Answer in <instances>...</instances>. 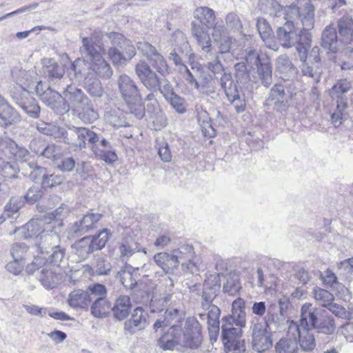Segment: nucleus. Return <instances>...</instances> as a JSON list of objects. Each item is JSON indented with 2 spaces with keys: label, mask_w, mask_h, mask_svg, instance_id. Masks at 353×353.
<instances>
[{
  "label": "nucleus",
  "mask_w": 353,
  "mask_h": 353,
  "mask_svg": "<svg viewBox=\"0 0 353 353\" xmlns=\"http://www.w3.org/2000/svg\"><path fill=\"white\" fill-rule=\"evenodd\" d=\"M259 6L263 12L273 17H282L283 19H289L291 21L299 19L303 26L301 35L308 39L307 37L311 34L310 30L314 26L315 8L310 1H307L301 8L295 5L282 7L276 0H259Z\"/></svg>",
  "instance_id": "nucleus-1"
},
{
  "label": "nucleus",
  "mask_w": 353,
  "mask_h": 353,
  "mask_svg": "<svg viewBox=\"0 0 353 353\" xmlns=\"http://www.w3.org/2000/svg\"><path fill=\"white\" fill-rule=\"evenodd\" d=\"M201 342V325L197 319L189 317L183 331L179 325H171L159 339L158 345L164 350H173L177 345L196 349Z\"/></svg>",
  "instance_id": "nucleus-2"
},
{
  "label": "nucleus",
  "mask_w": 353,
  "mask_h": 353,
  "mask_svg": "<svg viewBox=\"0 0 353 353\" xmlns=\"http://www.w3.org/2000/svg\"><path fill=\"white\" fill-rule=\"evenodd\" d=\"M245 60L246 64L244 62H240L234 65L237 81L242 83L247 82L250 78L247 65L250 68L256 66L262 84L266 88L269 87L272 83V70L270 59L266 55L260 56L256 50H249Z\"/></svg>",
  "instance_id": "nucleus-3"
},
{
  "label": "nucleus",
  "mask_w": 353,
  "mask_h": 353,
  "mask_svg": "<svg viewBox=\"0 0 353 353\" xmlns=\"http://www.w3.org/2000/svg\"><path fill=\"white\" fill-rule=\"evenodd\" d=\"M221 285L218 283L216 277L214 279L205 280L203 286L202 303L203 307H208V312L199 314V321L205 322L208 325L211 340L216 339L219 331L220 309L215 305L210 304L217 295Z\"/></svg>",
  "instance_id": "nucleus-4"
},
{
  "label": "nucleus",
  "mask_w": 353,
  "mask_h": 353,
  "mask_svg": "<svg viewBox=\"0 0 353 353\" xmlns=\"http://www.w3.org/2000/svg\"><path fill=\"white\" fill-rule=\"evenodd\" d=\"M118 87L122 98L128 104L130 112L137 119L145 115V106L143 97L136 82L128 75L123 74L119 77Z\"/></svg>",
  "instance_id": "nucleus-5"
},
{
  "label": "nucleus",
  "mask_w": 353,
  "mask_h": 353,
  "mask_svg": "<svg viewBox=\"0 0 353 353\" xmlns=\"http://www.w3.org/2000/svg\"><path fill=\"white\" fill-rule=\"evenodd\" d=\"M112 46L108 50V56L117 67L125 65L136 54L132 43L120 33L112 32L108 34Z\"/></svg>",
  "instance_id": "nucleus-6"
},
{
  "label": "nucleus",
  "mask_w": 353,
  "mask_h": 353,
  "mask_svg": "<svg viewBox=\"0 0 353 353\" xmlns=\"http://www.w3.org/2000/svg\"><path fill=\"white\" fill-rule=\"evenodd\" d=\"M101 39L102 34L99 30H95L90 38V76L92 70L98 77L108 79L111 77L112 71L103 58L104 49L102 47Z\"/></svg>",
  "instance_id": "nucleus-7"
},
{
  "label": "nucleus",
  "mask_w": 353,
  "mask_h": 353,
  "mask_svg": "<svg viewBox=\"0 0 353 353\" xmlns=\"http://www.w3.org/2000/svg\"><path fill=\"white\" fill-rule=\"evenodd\" d=\"M63 99L75 115L84 123L88 121V98L81 89L68 85L63 92Z\"/></svg>",
  "instance_id": "nucleus-8"
},
{
  "label": "nucleus",
  "mask_w": 353,
  "mask_h": 353,
  "mask_svg": "<svg viewBox=\"0 0 353 353\" xmlns=\"http://www.w3.org/2000/svg\"><path fill=\"white\" fill-rule=\"evenodd\" d=\"M35 92L42 102L56 114L63 115L69 111L70 106L63 99V97L41 81L37 82Z\"/></svg>",
  "instance_id": "nucleus-9"
},
{
  "label": "nucleus",
  "mask_w": 353,
  "mask_h": 353,
  "mask_svg": "<svg viewBox=\"0 0 353 353\" xmlns=\"http://www.w3.org/2000/svg\"><path fill=\"white\" fill-rule=\"evenodd\" d=\"M90 143H92L91 149L97 158L108 163H112L117 160V155L114 152L105 150L108 143L103 136L101 130L95 126L90 128Z\"/></svg>",
  "instance_id": "nucleus-10"
},
{
  "label": "nucleus",
  "mask_w": 353,
  "mask_h": 353,
  "mask_svg": "<svg viewBox=\"0 0 353 353\" xmlns=\"http://www.w3.org/2000/svg\"><path fill=\"white\" fill-rule=\"evenodd\" d=\"M60 228H54L52 223L45 225V227L37 237L35 245L37 250L41 254H49L50 250L57 249L60 244Z\"/></svg>",
  "instance_id": "nucleus-11"
},
{
  "label": "nucleus",
  "mask_w": 353,
  "mask_h": 353,
  "mask_svg": "<svg viewBox=\"0 0 353 353\" xmlns=\"http://www.w3.org/2000/svg\"><path fill=\"white\" fill-rule=\"evenodd\" d=\"M252 346L257 352H263L272 346V333L263 326V323L257 321L252 322Z\"/></svg>",
  "instance_id": "nucleus-12"
},
{
  "label": "nucleus",
  "mask_w": 353,
  "mask_h": 353,
  "mask_svg": "<svg viewBox=\"0 0 353 353\" xmlns=\"http://www.w3.org/2000/svg\"><path fill=\"white\" fill-rule=\"evenodd\" d=\"M281 19L285 21L282 26L276 30V38L281 46L285 48H290L295 46L301 39V30L297 31L293 21L289 19Z\"/></svg>",
  "instance_id": "nucleus-13"
},
{
  "label": "nucleus",
  "mask_w": 353,
  "mask_h": 353,
  "mask_svg": "<svg viewBox=\"0 0 353 353\" xmlns=\"http://www.w3.org/2000/svg\"><path fill=\"white\" fill-rule=\"evenodd\" d=\"M289 334L296 337L299 341L301 350L304 352H310L316 347V339L314 338L313 329H301L297 323L291 321L289 325Z\"/></svg>",
  "instance_id": "nucleus-14"
},
{
  "label": "nucleus",
  "mask_w": 353,
  "mask_h": 353,
  "mask_svg": "<svg viewBox=\"0 0 353 353\" xmlns=\"http://www.w3.org/2000/svg\"><path fill=\"white\" fill-rule=\"evenodd\" d=\"M13 101L30 117L37 119L41 113V108L37 101L28 92H15L12 95Z\"/></svg>",
  "instance_id": "nucleus-15"
},
{
  "label": "nucleus",
  "mask_w": 353,
  "mask_h": 353,
  "mask_svg": "<svg viewBox=\"0 0 353 353\" xmlns=\"http://www.w3.org/2000/svg\"><path fill=\"white\" fill-rule=\"evenodd\" d=\"M148 313L141 307H136L129 319L124 323V330L125 332L133 334L144 330L148 325Z\"/></svg>",
  "instance_id": "nucleus-16"
},
{
  "label": "nucleus",
  "mask_w": 353,
  "mask_h": 353,
  "mask_svg": "<svg viewBox=\"0 0 353 353\" xmlns=\"http://www.w3.org/2000/svg\"><path fill=\"white\" fill-rule=\"evenodd\" d=\"M324 309L317 307L311 303H306L301 308V317L297 323L299 328L313 329Z\"/></svg>",
  "instance_id": "nucleus-17"
},
{
  "label": "nucleus",
  "mask_w": 353,
  "mask_h": 353,
  "mask_svg": "<svg viewBox=\"0 0 353 353\" xmlns=\"http://www.w3.org/2000/svg\"><path fill=\"white\" fill-rule=\"evenodd\" d=\"M245 326L235 325L230 321H222L221 333L222 341L227 348L236 345L238 342H244L241 339L242 327Z\"/></svg>",
  "instance_id": "nucleus-18"
},
{
  "label": "nucleus",
  "mask_w": 353,
  "mask_h": 353,
  "mask_svg": "<svg viewBox=\"0 0 353 353\" xmlns=\"http://www.w3.org/2000/svg\"><path fill=\"white\" fill-rule=\"evenodd\" d=\"M323 283L327 287H330L336 291V296L344 301H349L352 299V295L349 290L343 284L338 282L335 274L327 269L322 277Z\"/></svg>",
  "instance_id": "nucleus-19"
},
{
  "label": "nucleus",
  "mask_w": 353,
  "mask_h": 353,
  "mask_svg": "<svg viewBox=\"0 0 353 353\" xmlns=\"http://www.w3.org/2000/svg\"><path fill=\"white\" fill-rule=\"evenodd\" d=\"M222 321H230L235 325L245 326L246 312L245 302L241 298L235 299L232 304V314L225 316Z\"/></svg>",
  "instance_id": "nucleus-20"
},
{
  "label": "nucleus",
  "mask_w": 353,
  "mask_h": 353,
  "mask_svg": "<svg viewBox=\"0 0 353 353\" xmlns=\"http://www.w3.org/2000/svg\"><path fill=\"white\" fill-rule=\"evenodd\" d=\"M352 88V81L347 79L338 80L329 91L330 97L336 101V103L347 104L345 94Z\"/></svg>",
  "instance_id": "nucleus-21"
},
{
  "label": "nucleus",
  "mask_w": 353,
  "mask_h": 353,
  "mask_svg": "<svg viewBox=\"0 0 353 353\" xmlns=\"http://www.w3.org/2000/svg\"><path fill=\"white\" fill-rule=\"evenodd\" d=\"M337 32L332 25L327 26L322 32L321 46L328 52L335 53L339 50Z\"/></svg>",
  "instance_id": "nucleus-22"
},
{
  "label": "nucleus",
  "mask_w": 353,
  "mask_h": 353,
  "mask_svg": "<svg viewBox=\"0 0 353 353\" xmlns=\"http://www.w3.org/2000/svg\"><path fill=\"white\" fill-rule=\"evenodd\" d=\"M339 41L345 45L350 44L353 39V19L349 15H344L337 23Z\"/></svg>",
  "instance_id": "nucleus-23"
},
{
  "label": "nucleus",
  "mask_w": 353,
  "mask_h": 353,
  "mask_svg": "<svg viewBox=\"0 0 353 353\" xmlns=\"http://www.w3.org/2000/svg\"><path fill=\"white\" fill-rule=\"evenodd\" d=\"M42 74L50 81L60 79L64 74V68L51 58L42 59Z\"/></svg>",
  "instance_id": "nucleus-24"
},
{
  "label": "nucleus",
  "mask_w": 353,
  "mask_h": 353,
  "mask_svg": "<svg viewBox=\"0 0 353 353\" xmlns=\"http://www.w3.org/2000/svg\"><path fill=\"white\" fill-rule=\"evenodd\" d=\"M39 279L46 288H55L59 281V276L56 272L55 267L47 261L39 272Z\"/></svg>",
  "instance_id": "nucleus-25"
},
{
  "label": "nucleus",
  "mask_w": 353,
  "mask_h": 353,
  "mask_svg": "<svg viewBox=\"0 0 353 353\" xmlns=\"http://www.w3.org/2000/svg\"><path fill=\"white\" fill-rule=\"evenodd\" d=\"M276 72L281 75V78L287 80L294 77L297 72V70L288 57L281 55L276 59Z\"/></svg>",
  "instance_id": "nucleus-26"
},
{
  "label": "nucleus",
  "mask_w": 353,
  "mask_h": 353,
  "mask_svg": "<svg viewBox=\"0 0 353 353\" xmlns=\"http://www.w3.org/2000/svg\"><path fill=\"white\" fill-rule=\"evenodd\" d=\"M154 261L165 273L173 272L179 267L176 263L177 259H175L172 252L171 253L159 252L154 256Z\"/></svg>",
  "instance_id": "nucleus-27"
},
{
  "label": "nucleus",
  "mask_w": 353,
  "mask_h": 353,
  "mask_svg": "<svg viewBox=\"0 0 353 353\" xmlns=\"http://www.w3.org/2000/svg\"><path fill=\"white\" fill-rule=\"evenodd\" d=\"M336 327L334 319L325 310H323L313 330L318 333L331 335L334 333Z\"/></svg>",
  "instance_id": "nucleus-28"
},
{
  "label": "nucleus",
  "mask_w": 353,
  "mask_h": 353,
  "mask_svg": "<svg viewBox=\"0 0 353 353\" xmlns=\"http://www.w3.org/2000/svg\"><path fill=\"white\" fill-rule=\"evenodd\" d=\"M192 33L196 39L198 45L201 48L202 50L209 52L211 50V39L208 30L201 25L192 23Z\"/></svg>",
  "instance_id": "nucleus-29"
},
{
  "label": "nucleus",
  "mask_w": 353,
  "mask_h": 353,
  "mask_svg": "<svg viewBox=\"0 0 353 353\" xmlns=\"http://www.w3.org/2000/svg\"><path fill=\"white\" fill-rule=\"evenodd\" d=\"M275 353H298L299 347L296 337L289 334V329L285 337L281 338L274 345Z\"/></svg>",
  "instance_id": "nucleus-30"
},
{
  "label": "nucleus",
  "mask_w": 353,
  "mask_h": 353,
  "mask_svg": "<svg viewBox=\"0 0 353 353\" xmlns=\"http://www.w3.org/2000/svg\"><path fill=\"white\" fill-rule=\"evenodd\" d=\"M132 304L128 296H119L112 308L114 316L119 321L125 319L129 314Z\"/></svg>",
  "instance_id": "nucleus-31"
},
{
  "label": "nucleus",
  "mask_w": 353,
  "mask_h": 353,
  "mask_svg": "<svg viewBox=\"0 0 353 353\" xmlns=\"http://www.w3.org/2000/svg\"><path fill=\"white\" fill-rule=\"evenodd\" d=\"M194 17L199 21L201 26L210 29L216 20L214 11L206 6L199 7L194 12Z\"/></svg>",
  "instance_id": "nucleus-32"
},
{
  "label": "nucleus",
  "mask_w": 353,
  "mask_h": 353,
  "mask_svg": "<svg viewBox=\"0 0 353 353\" xmlns=\"http://www.w3.org/2000/svg\"><path fill=\"white\" fill-rule=\"evenodd\" d=\"M263 320V326L272 333L275 332L280 327L282 320L277 312L276 306L272 305L268 309Z\"/></svg>",
  "instance_id": "nucleus-33"
},
{
  "label": "nucleus",
  "mask_w": 353,
  "mask_h": 353,
  "mask_svg": "<svg viewBox=\"0 0 353 353\" xmlns=\"http://www.w3.org/2000/svg\"><path fill=\"white\" fill-rule=\"evenodd\" d=\"M45 225L43 221L32 219L23 226L21 229L22 235L24 239L34 238L35 241H37V237H39Z\"/></svg>",
  "instance_id": "nucleus-34"
},
{
  "label": "nucleus",
  "mask_w": 353,
  "mask_h": 353,
  "mask_svg": "<svg viewBox=\"0 0 353 353\" xmlns=\"http://www.w3.org/2000/svg\"><path fill=\"white\" fill-rule=\"evenodd\" d=\"M139 269V268H134L130 265H126L124 269L119 273L120 282L125 288L133 289L137 285V279L133 273Z\"/></svg>",
  "instance_id": "nucleus-35"
},
{
  "label": "nucleus",
  "mask_w": 353,
  "mask_h": 353,
  "mask_svg": "<svg viewBox=\"0 0 353 353\" xmlns=\"http://www.w3.org/2000/svg\"><path fill=\"white\" fill-rule=\"evenodd\" d=\"M88 301V292L82 290H76L69 294L68 303L73 308H84Z\"/></svg>",
  "instance_id": "nucleus-36"
},
{
  "label": "nucleus",
  "mask_w": 353,
  "mask_h": 353,
  "mask_svg": "<svg viewBox=\"0 0 353 353\" xmlns=\"http://www.w3.org/2000/svg\"><path fill=\"white\" fill-rule=\"evenodd\" d=\"M173 254L177 259V265H185L188 260H190L194 257V250L192 245L184 244L180 245L178 248L173 250Z\"/></svg>",
  "instance_id": "nucleus-37"
},
{
  "label": "nucleus",
  "mask_w": 353,
  "mask_h": 353,
  "mask_svg": "<svg viewBox=\"0 0 353 353\" xmlns=\"http://www.w3.org/2000/svg\"><path fill=\"white\" fill-rule=\"evenodd\" d=\"M219 79L210 74H201V80L199 82V90L200 92L210 95L215 92L216 83Z\"/></svg>",
  "instance_id": "nucleus-38"
},
{
  "label": "nucleus",
  "mask_w": 353,
  "mask_h": 353,
  "mask_svg": "<svg viewBox=\"0 0 353 353\" xmlns=\"http://www.w3.org/2000/svg\"><path fill=\"white\" fill-rule=\"evenodd\" d=\"M221 89L224 91L226 97H232L239 92L236 84L234 82L232 74L230 72H224L219 79Z\"/></svg>",
  "instance_id": "nucleus-39"
},
{
  "label": "nucleus",
  "mask_w": 353,
  "mask_h": 353,
  "mask_svg": "<svg viewBox=\"0 0 353 353\" xmlns=\"http://www.w3.org/2000/svg\"><path fill=\"white\" fill-rule=\"evenodd\" d=\"M20 168L16 161H2L0 163V172L5 180L17 179Z\"/></svg>",
  "instance_id": "nucleus-40"
},
{
  "label": "nucleus",
  "mask_w": 353,
  "mask_h": 353,
  "mask_svg": "<svg viewBox=\"0 0 353 353\" xmlns=\"http://www.w3.org/2000/svg\"><path fill=\"white\" fill-rule=\"evenodd\" d=\"M20 116L9 104L0 109V125L7 126L19 121Z\"/></svg>",
  "instance_id": "nucleus-41"
},
{
  "label": "nucleus",
  "mask_w": 353,
  "mask_h": 353,
  "mask_svg": "<svg viewBox=\"0 0 353 353\" xmlns=\"http://www.w3.org/2000/svg\"><path fill=\"white\" fill-rule=\"evenodd\" d=\"M137 243L131 236L123 238L119 246L121 259H128L137 250Z\"/></svg>",
  "instance_id": "nucleus-42"
},
{
  "label": "nucleus",
  "mask_w": 353,
  "mask_h": 353,
  "mask_svg": "<svg viewBox=\"0 0 353 353\" xmlns=\"http://www.w3.org/2000/svg\"><path fill=\"white\" fill-rule=\"evenodd\" d=\"M171 295L170 294H165L159 299L155 298L154 296L150 299L149 294L145 298H143L141 302L148 303L150 300V308L151 312H162L164 310L165 305L170 301Z\"/></svg>",
  "instance_id": "nucleus-43"
},
{
  "label": "nucleus",
  "mask_w": 353,
  "mask_h": 353,
  "mask_svg": "<svg viewBox=\"0 0 353 353\" xmlns=\"http://www.w3.org/2000/svg\"><path fill=\"white\" fill-rule=\"evenodd\" d=\"M22 201L19 198L12 197L8 203L5 205L4 212L0 216V224L6 219L13 218L14 214H17L21 207Z\"/></svg>",
  "instance_id": "nucleus-44"
},
{
  "label": "nucleus",
  "mask_w": 353,
  "mask_h": 353,
  "mask_svg": "<svg viewBox=\"0 0 353 353\" xmlns=\"http://www.w3.org/2000/svg\"><path fill=\"white\" fill-rule=\"evenodd\" d=\"M179 310L177 309H167L164 313L163 318L158 319L153 327L157 331L159 328L165 327L171 324V321L176 319V321L179 320L178 316Z\"/></svg>",
  "instance_id": "nucleus-45"
},
{
  "label": "nucleus",
  "mask_w": 353,
  "mask_h": 353,
  "mask_svg": "<svg viewBox=\"0 0 353 353\" xmlns=\"http://www.w3.org/2000/svg\"><path fill=\"white\" fill-rule=\"evenodd\" d=\"M109 309L110 304L106 299L97 298L92 304L91 313L95 317L103 318L108 313Z\"/></svg>",
  "instance_id": "nucleus-46"
},
{
  "label": "nucleus",
  "mask_w": 353,
  "mask_h": 353,
  "mask_svg": "<svg viewBox=\"0 0 353 353\" xmlns=\"http://www.w3.org/2000/svg\"><path fill=\"white\" fill-rule=\"evenodd\" d=\"M15 144L16 142L7 136L0 137V160L11 159Z\"/></svg>",
  "instance_id": "nucleus-47"
},
{
  "label": "nucleus",
  "mask_w": 353,
  "mask_h": 353,
  "mask_svg": "<svg viewBox=\"0 0 353 353\" xmlns=\"http://www.w3.org/2000/svg\"><path fill=\"white\" fill-rule=\"evenodd\" d=\"M336 64L342 70H353V48H347L341 54V57L336 61Z\"/></svg>",
  "instance_id": "nucleus-48"
},
{
  "label": "nucleus",
  "mask_w": 353,
  "mask_h": 353,
  "mask_svg": "<svg viewBox=\"0 0 353 353\" xmlns=\"http://www.w3.org/2000/svg\"><path fill=\"white\" fill-rule=\"evenodd\" d=\"M307 37L308 39H306V37H305L303 34H301V39L296 44V50L297 51L299 59L301 61V63L307 61V50L310 48L312 35L309 34V37Z\"/></svg>",
  "instance_id": "nucleus-49"
},
{
  "label": "nucleus",
  "mask_w": 353,
  "mask_h": 353,
  "mask_svg": "<svg viewBox=\"0 0 353 353\" xmlns=\"http://www.w3.org/2000/svg\"><path fill=\"white\" fill-rule=\"evenodd\" d=\"M256 27L262 40L269 48H272L270 43L272 41V31L268 23L264 19H259L257 21Z\"/></svg>",
  "instance_id": "nucleus-50"
},
{
  "label": "nucleus",
  "mask_w": 353,
  "mask_h": 353,
  "mask_svg": "<svg viewBox=\"0 0 353 353\" xmlns=\"http://www.w3.org/2000/svg\"><path fill=\"white\" fill-rule=\"evenodd\" d=\"M72 248L80 260H85L88 258V237L83 236L76 241Z\"/></svg>",
  "instance_id": "nucleus-51"
},
{
  "label": "nucleus",
  "mask_w": 353,
  "mask_h": 353,
  "mask_svg": "<svg viewBox=\"0 0 353 353\" xmlns=\"http://www.w3.org/2000/svg\"><path fill=\"white\" fill-rule=\"evenodd\" d=\"M108 239L107 229L101 230L97 236H93L90 243V252L102 249L106 244Z\"/></svg>",
  "instance_id": "nucleus-52"
},
{
  "label": "nucleus",
  "mask_w": 353,
  "mask_h": 353,
  "mask_svg": "<svg viewBox=\"0 0 353 353\" xmlns=\"http://www.w3.org/2000/svg\"><path fill=\"white\" fill-rule=\"evenodd\" d=\"M241 288L239 276L236 275H230L227 277L226 282L223 284V290L224 292L230 295L236 294Z\"/></svg>",
  "instance_id": "nucleus-53"
},
{
  "label": "nucleus",
  "mask_w": 353,
  "mask_h": 353,
  "mask_svg": "<svg viewBox=\"0 0 353 353\" xmlns=\"http://www.w3.org/2000/svg\"><path fill=\"white\" fill-rule=\"evenodd\" d=\"M148 61L152 67L161 74L168 73V66L163 57L157 52Z\"/></svg>",
  "instance_id": "nucleus-54"
},
{
  "label": "nucleus",
  "mask_w": 353,
  "mask_h": 353,
  "mask_svg": "<svg viewBox=\"0 0 353 353\" xmlns=\"http://www.w3.org/2000/svg\"><path fill=\"white\" fill-rule=\"evenodd\" d=\"M40 156L50 159L54 163H57V161L60 159L61 149L54 144L46 145Z\"/></svg>",
  "instance_id": "nucleus-55"
},
{
  "label": "nucleus",
  "mask_w": 353,
  "mask_h": 353,
  "mask_svg": "<svg viewBox=\"0 0 353 353\" xmlns=\"http://www.w3.org/2000/svg\"><path fill=\"white\" fill-rule=\"evenodd\" d=\"M11 159H14L19 162L27 163L28 164V162H30L32 155L28 149L16 143Z\"/></svg>",
  "instance_id": "nucleus-56"
},
{
  "label": "nucleus",
  "mask_w": 353,
  "mask_h": 353,
  "mask_svg": "<svg viewBox=\"0 0 353 353\" xmlns=\"http://www.w3.org/2000/svg\"><path fill=\"white\" fill-rule=\"evenodd\" d=\"M314 297L323 307H326L331 301H334V296L332 293L321 288L314 290Z\"/></svg>",
  "instance_id": "nucleus-57"
},
{
  "label": "nucleus",
  "mask_w": 353,
  "mask_h": 353,
  "mask_svg": "<svg viewBox=\"0 0 353 353\" xmlns=\"http://www.w3.org/2000/svg\"><path fill=\"white\" fill-rule=\"evenodd\" d=\"M27 165L31 170L29 176L32 180L35 181L41 179L42 181H44V178H46L47 174L46 168L38 165L37 163L34 161L28 162Z\"/></svg>",
  "instance_id": "nucleus-58"
},
{
  "label": "nucleus",
  "mask_w": 353,
  "mask_h": 353,
  "mask_svg": "<svg viewBox=\"0 0 353 353\" xmlns=\"http://www.w3.org/2000/svg\"><path fill=\"white\" fill-rule=\"evenodd\" d=\"M161 79L162 78H159L157 74L152 71L150 74L146 75L140 81L148 90L155 91L157 90Z\"/></svg>",
  "instance_id": "nucleus-59"
},
{
  "label": "nucleus",
  "mask_w": 353,
  "mask_h": 353,
  "mask_svg": "<svg viewBox=\"0 0 353 353\" xmlns=\"http://www.w3.org/2000/svg\"><path fill=\"white\" fill-rule=\"evenodd\" d=\"M48 258L46 257V260L52 265V266L58 267L59 263L61 262L65 256V249L61 248L59 245L57 249L50 250V253L47 254Z\"/></svg>",
  "instance_id": "nucleus-60"
},
{
  "label": "nucleus",
  "mask_w": 353,
  "mask_h": 353,
  "mask_svg": "<svg viewBox=\"0 0 353 353\" xmlns=\"http://www.w3.org/2000/svg\"><path fill=\"white\" fill-rule=\"evenodd\" d=\"M345 319L347 322L341 327V331L347 341L353 342V308L350 310V314Z\"/></svg>",
  "instance_id": "nucleus-61"
},
{
  "label": "nucleus",
  "mask_w": 353,
  "mask_h": 353,
  "mask_svg": "<svg viewBox=\"0 0 353 353\" xmlns=\"http://www.w3.org/2000/svg\"><path fill=\"white\" fill-rule=\"evenodd\" d=\"M207 68L213 74L214 77L219 79V75L222 76L224 72H228L221 63L220 59L218 57H216L214 59L208 62Z\"/></svg>",
  "instance_id": "nucleus-62"
},
{
  "label": "nucleus",
  "mask_w": 353,
  "mask_h": 353,
  "mask_svg": "<svg viewBox=\"0 0 353 353\" xmlns=\"http://www.w3.org/2000/svg\"><path fill=\"white\" fill-rule=\"evenodd\" d=\"M177 113L183 114L186 112L185 99L179 95L174 94L166 100Z\"/></svg>",
  "instance_id": "nucleus-63"
},
{
  "label": "nucleus",
  "mask_w": 353,
  "mask_h": 353,
  "mask_svg": "<svg viewBox=\"0 0 353 353\" xmlns=\"http://www.w3.org/2000/svg\"><path fill=\"white\" fill-rule=\"evenodd\" d=\"M347 108V104L336 103V109L331 115L332 122L336 128L339 127L343 123L344 112Z\"/></svg>",
  "instance_id": "nucleus-64"
}]
</instances>
